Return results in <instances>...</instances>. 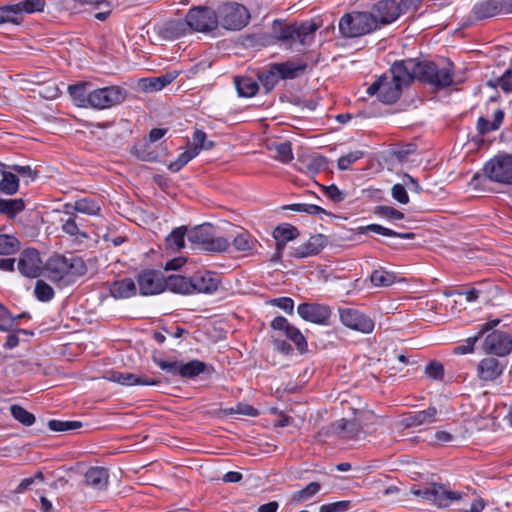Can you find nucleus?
Listing matches in <instances>:
<instances>
[{
	"instance_id": "obj_1",
	"label": "nucleus",
	"mask_w": 512,
	"mask_h": 512,
	"mask_svg": "<svg viewBox=\"0 0 512 512\" xmlns=\"http://www.w3.org/2000/svg\"><path fill=\"white\" fill-rule=\"evenodd\" d=\"M47 278L60 287L73 284L87 273V266L80 257L67 258L54 255L46 263Z\"/></svg>"
},
{
	"instance_id": "obj_2",
	"label": "nucleus",
	"mask_w": 512,
	"mask_h": 512,
	"mask_svg": "<svg viewBox=\"0 0 512 512\" xmlns=\"http://www.w3.org/2000/svg\"><path fill=\"white\" fill-rule=\"evenodd\" d=\"M318 28L319 26L313 21H305L301 24H286L280 20H275L272 24V33L274 38L282 43L292 45L299 42L307 46L314 40Z\"/></svg>"
},
{
	"instance_id": "obj_3",
	"label": "nucleus",
	"mask_w": 512,
	"mask_h": 512,
	"mask_svg": "<svg viewBox=\"0 0 512 512\" xmlns=\"http://www.w3.org/2000/svg\"><path fill=\"white\" fill-rule=\"evenodd\" d=\"M339 30L344 37L356 38L379 30V25L370 10L353 11L340 18Z\"/></svg>"
},
{
	"instance_id": "obj_4",
	"label": "nucleus",
	"mask_w": 512,
	"mask_h": 512,
	"mask_svg": "<svg viewBox=\"0 0 512 512\" xmlns=\"http://www.w3.org/2000/svg\"><path fill=\"white\" fill-rule=\"evenodd\" d=\"M420 82L427 83L437 89H444L454 84L453 64L447 62L444 66H438L432 61H421Z\"/></svg>"
},
{
	"instance_id": "obj_5",
	"label": "nucleus",
	"mask_w": 512,
	"mask_h": 512,
	"mask_svg": "<svg viewBox=\"0 0 512 512\" xmlns=\"http://www.w3.org/2000/svg\"><path fill=\"white\" fill-rule=\"evenodd\" d=\"M219 24L226 30L239 31L250 20L248 9L239 2H224L218 8Z\"/></svg>"
},
{
	"instance_id": "obj_6",
	"label": "nucleus",
	"mask_w": 512,
	"mask_h": 512,
	"mask_svg": "<svg viewBox=\"0 0 512 512\" xmlns=\"http://www.w3.org/2000/svg\"><path fill=\"white\" fill-rule=\"evenodd\" d=\"M188 240L201 249L210 252H224L229 247V242L223 237H215L211 224H203L194 227L187 233Z\"/></svg>"
},
{
	"instance_id": "obj_7",
	"label": "nucleus",
	"mask_w": 512,
	"mask_h": 512,
	"mask_svg": "<svg viewBox=\"0 0 512 512\" xmlns=\"http://www.w3.org/2000/svg\"><path fill=\"white\" fill-rule=\"evenodd\" d=\"M190 31L210 32L219 25L218 12L207 6H195L186 15Z\"/></svg>"
},
{
	"instance_id": "obj_8",
	"label": "nucleus",
	"mask_w": 512,
	"mask_h": 512,
	"mask_svg": "<svg viewBox=\"0 0 512 512\" xmlns=\"http://www.w3.org/2000/svg\"><path fill=\"white\" fill-rule=\"evenodd\" d=\"M483 170L485 175L494 182L512 184V155H496L485 164Z\"/></svg>"
},
{
	"instance_id": "obj_9",
	"label": "nucleus",
	"mask_w": 512,
	"mask_h": 512,
	"mask_svg": "<svg viewBox=\"0 0 512 512\" xmlns=\"http://www.w3.org/2000/svg\"><path fill=\"white\" fill-rule=\"evenodd\" d=\"M412 2H375L370 7L379 29L395 22L406 12Z\"/></svg>"
},
{
	"instance_id": "obj_10",
	"label": "nucleus",
	"mask_w": 512,
	"mask_h": 512,
	"mask_svg": "<svg viewBox=\"0 0 512 512\" xmlns=\"http://www.w3.org/2000/svg\"><path fill=\"white\" fill-rule=\"evenodd\" d=\"M45 2H17L0 6V25L12 23L19 25L24 14L43 11Z\"/></svg>"
},
{
	"instance_id": "obj_11",
	"label": "nucleus",
	"mask_w": 512,
	"mask_h": 512,
	"mask_svg": "<svg viewBox=\"0 0 512 512\" xmlns=\"http://www.w3.org/2000/svg\"><path fill=\"white\" fill-rule=\"evenodd\" d=\"M421 61L405 59L396 61L390 68L391 79L401 88L409 86L414 80L420 81Z\"/></svg>"
},
{
	"instance_id": "obj_12",
	"label": "nucleus",
	"mask_w": 512,
	"mask_h": 512,
	"mask_svg": "<svg viewBox=\"0 0 512 512\" xmlns=\"http://www.w3.org/2000/svg\"><path fill=\"white\" fill-rule=\"evenodd\" d=\"M126 98L124 89L110 86L89 92V106L95 109H106L122 103Z\"/></svg>"
},
{
	"instance_id": "obj_13",
	"label": "nucleus",
	"mask_w": 512,
	"mask_h": 512,
	"mask_svg": "<svg viewBox=\"0 0 512 512\" xmlns=\"http://www.w3.org/2000/svg\"><path fill=\"white\" fill-rule=\"evenodd\" d=\"M411 493L433 502L438 507H447L452 501L461 499V493L450 491L442 484H431L424 489H411Z\"/></svg>"
},
{
	"instance_id": "obj_14",
	"label": "nucleus",
	"mask_w": 512,
	"mask_h": 512,
	"mask_svg": "<svg viewBox=\"0 0 512 512\" xmlns=\"http://www.w3.org/2000/svg\"><path fill=\"white\" fill-rule=\"evenodd\" d=\"M411 493L433 502L438 507H447L452 501L461 499V493L450 491L442 484H431L424 489H411Z\"/></svg>"
},
{
	"instance_id": "obj_15",
	"label": "nucleus",
	"mask_w": 512,
	"mask_h": 512,
	"mask_svg": "<svg viewBox=\"0 0 512 512\" xmlns=\"http://www.w3.org/2000/svg\"><path fill=\"white\" fill-rule=\"evenodd\" d=\"M512 14V2H476L469 20H483L497 15Z\"/></svg>"
},
{
	"instance_id": "obj_16",
	"label": "nucleus",
	"mask_w": 512,
	"mask_h": 512,
	"mask_svg": "<svg viewBox=\"0 0 512 512\" xmlns=\"http://www.w3.org/2000/svg\"><path fill=\"white\" fill-rule=\"evenodd\" d=\"M137 282L142 295H155L165 290V277L157 270L142 271L138 274Z\"/></svg>"
},
{
	"instance_id": "obj_17",
	"label": "nucleus",
	"mask_w": 512,
	"mask_h": 512,
	"mask_svg": "<svg viewBox=\"0 0 512 512\" xmlns=\"http://www.w3.org/2000/svg\"><path fill=\"white\" fill-rule=\"evenodd\" d=\"M42 260L38 250L27 248L20 254L17 268L21 275L28 278H36L42 272Z\"/></svg>"
},
{
	"instance_id": "obj_18",
	"label": "nucleus",
	"mask_w": 512,
	"mask_h": 512,
	"mask_svg": "<svg viewBox=\"0 0 512 512\" xmlns=\"http://www.w3.org/2000/svg\"><path fill=\"white\" fill-rule=\"evenodd\" d=\"M483 349L489 354L506 356L512 351V337L506 332L493 331L486 336Z\"/></svg>"
},
{
	"instance_id": "obj_19",
	"label": "nucleus",
	"mask_w": 512,
	"mask_h": 512,
	"mask_svg": "<svg viewBox=\"0 0 512 512\" xmlns=\"http://www.w3.org/2000/svg\"><path fill=\"white\" fill-rule=\"evenodd\" d=\"M340 320L346 327L362 333H370L374 328L369 317L352 308L340 309Z\"/></svg>"
},
{
	"instance_id": "obj_20",
	"label": "nucleus",
	"mask_w": 512,
	"mask_h": 512,
	"mask_svg": "<svg viewBox=\"0 0 512 512\" xmlns=\"http://www.w3.org/2000/svg\"><path fill=\"white\" fill-rule=\"evenodd\" d=\"M297 313L306 321L322 325H327L331 316V310L328 306L310 303L300 304L297 307Z\"/></svg>"
},
{
	"instance_id": "obj_21",
	"label": "nucleus",
	"mask_w": 512,
	"mask_h": 512,
	"mask_svg": "<svg viewBox=\"0 0 512 512\" xmlns=\"http://www.w3.org/2000/svg\"><path fill=\"white\" fill-rule=\"evenodd\" d=\"M105 378L111 382H117L122 385H157L159 380L140 376L134 373H122L119 371H109L106 373Z\"/></svg>"
},
{
	"instance_id": "obj_22",
	"label": "nucleus",
	"mask_w": 512,
	"mask_h": 512,
	"mask_svg": "<svg viewBox=\"0 0 512 512\" xmlns=\"http://www.w3.org/2000/svg\"><path fill=\"white\" fill-rule=\"evenodd\" d=\"M219 277L212 272L197 273L192 277L193 293H212L218 289Z\"/></svg>"
},
{
	"instance_id": "obj_23",
	"label": "nucleus",
	"mask_w": 512,
	"mask_h": 512,
	"mask_svg": "<svg viewBox=\"0 0 512 512\" xmlns=\"http://www.w3.org/2000/svg\"><path fill=\"white\" fill-rule=\"evenodd\" d=\"M504 367V363L494 357L484 358L477 367L478 377L483 381H493L503 373Z\"/></svg>"
},
{
	"instance_id": "obj_24",
	"label": "nucleus",
	"mask_w": 512,
	"mask_h": 512,
	"mask_svg": "<svg viewBox=\"0 0 512 512\" xmlns=\"http://www.w3.org/2000/svg\"><path fill=\"white\" fill-rule=\"evenodd\" d=\"M190 31L187 17L182 19H173L166 21L159 28V35L166 40H172L186 35Z\"/></svg>"
},
{
	"instance_id": "obj_25",
	"label": "nucleus",
	"mask_w": 512,
	"mask_h": 512,
	"mask_svg": "<svg viewBox=\"0 0 512 512\" xmlns=\"http://www.w3.org/2000/svg\"><path fill=\"white\" fill-rule=\"evenodd\" d=\"M326 243L327 240L323 235H313L306 243L297 247L293 255L296 258H306L309 256L317 255L326 246Z\"/></svg>"
},
{
	"instance_id": "obj_26",
	"label": "nucleus",
	"mask_w": 512,
	"mask_h": 512,
	"mask_svg": "<svg viewBox=\"0 0 512 512\" xmlns=\"http://www.w3.org/2000/svg\"><path fill=\"white\" fill-rule=\"evenodd\" d=\"M177 76L178 72L173 71L158 77L143 78L139 81V86L145 92L160 91L175 80Z\"/></svg>"
},
{
	"instance_id": "obj_27",
	"label": "nucleus",
	"mask_w": 512,
	"mask_h": 512,
	"mask_svg": "<svg viewBox=\"0 0 512 512\" xmlns=\"http://www.w3.org/2000/svg\"><path fill=\"white\" fill-rule=\"evenodd\" d=\"M382 80L380 101L385 104L395 103L400 98L403 88L386 75L382 76Z\"/></svg>"
},
{
	"instance_id": "obj_28",
	"label": "nucleus",
	"mask_w": 512,
	"mask_h": 512,
	"mask_svg": "<svg viewBox=\"0 0 512 512\" xmlns=\"http://www.w3.org/2000/svg\"><path fill=\"white\" fill-rule=\"evenodd\" d=\"M334 431L345 439H355L362 433V427L356 420L342 418L332 425Z\"/></svg>"
},
{
	"instance_id": "obj_29",
	"label": "nucleus",
	"mask_w": 512,
	"mask_h": 512,
	"mask_svg": "<svg viewBox=\"0 0 512 512\" xmlns=\"http://www.w3.org/2000/svg\"><path fill=\"white\" fill-rule=\"evenodd\" d=\"M437 409L435 407H428L426 410L415 412L408 415L402 420L406 428L420 426L422 424H430L435 421Z\"/></svg>"
},
{
	"instance_id": "obj_30",
	"label": "nucleus",
	"mask_w": 512,
	"mask_h": 512,
	"mask_svg": "<svg viewBox=\"0 0 512 512\" xmlns=\"http://www.w3.org/2000/svg\"><path fill=\"white\" fill-rule=\"evenodd\" d=\"M306 68L307 63L305 62L286 61L273 64V69H276L281 79H294L300 73H303Z\"/></svg>"
},
{
	"instance_id": "obj_31",
	"label": "nucleus",
	"mask_w": 512,
	"mask_h": 512,
	"mask_svg": "<svg viewBox=\"0 0 512 512\" xmlns=\"http://www.w3.org/2000/svg\"><path fill=\"white\" fill-rule=\"evenodd\" d=\"M109 473L103 467H91L85 473V483L94 489H105L108 484Z\"/></svg>"
},
{
	"instance_id": "obj_32",
	"label": "nucleus",
	"mask_w": 512,
	"mask_h": 512,
	"mask_svg": "<svg viewBox=\"0 0 512 512\" xmlns=\"http://www.w3.org/2000/svg\"><path fill=\"white\" fill-rule=\"evenodd\" d=\"M165 289L181 294L193 293L192 277L186 278L182 275H171L165 278Z\"/></svg>"
},
{
	"instance_id": "obj_33",
	"label": "nucleus",
	"mask_w": 512,
	"mask_h": 512,
	"mask_svg": "<svg viewBox=\"0 0 512 512\" xmlns=\"http://www.w3.org/2000/svg\"><path fill=\"white\" fill-rule=\"evenodd\" d=\"M136 285L131 278L115 281L111 287V295L115 298H129L136 294Z\"/></svg>"
},
{
	"instance_id": "obj_34",
	"label": "nucleus",
	"mask_w": 512,
	"mask_h": 512,
	"mask_svg": "<svg viewBox=\"0 0 512 512\" xmlns=\"http://www.w3.org/2000/svg\"><path fill=\"white\" fill-rule=\"evenodd\" d=\"M25 209V202L22 198L3 199L0 198V214L13 219L17 214Z\"/></svg>"
},
{
	"instance_id": "obj_35",
	"label": "nucleus",
	"mask_w": 512,
	"mask_h": 512,
	"mask_svg": "<svg viewBox=\"0 0 512 512\" xmlns=\"http://www.w3.org/2000/svg\"><path fill=\"white\" fill-rule=\"evenodd\" d=\"M88 83L81 82L78 84L70 85L68 87L69 94L78 107H88L89 106V92H87Z\"/></svg>"
},
{
	"instance_id": "obj_36",
	"label": "nucleus",
	"mask_w": 512,
	"mask_h": 512,
	"mask_svg": "<svg viewBox=\"0 0 512 512\" xmlns=\"http://www.w3.org/2000/svg\"><path fill=\"white\" fill-rule=\"evenodd\" d=\"M235 86L241 97H252L259 88L258 83L254 79L246 76L235 77Z\"/></svg>"
},
{
	"instance_id": "obj_37",
	"label": "nucleus",
	"mask_w": 512,
	"mask_h": 512,
	"mask_svg": "<svg viewBox=\"0 0 512 512\" xmlns=\"http://www.w3.org/2000/svg\"><path fill=\"white\" fill-rule=\"evenodd\" d=\"M207 365L199 360H192L188 363H180V369H178V375L184 378H194L199 374L203 373Z\"/></svg>"
},
{
	"instance_id": "obj_38",
	"label": "nucleus",
	"mask_w": 512,
	"mask_h": 512,
	"mask_svg": "<svg viewBox=\"0 0 512 512\" xmlns=\"http://www.w3.org/2000/svg\"><path fill=\"white\" fill-rule=\"evenodd\" d=\"M396 280V276L392 272H388L383 268L376 269L370 275V281L375 287H388Z\"/></svg>"
},
{
	"instance_id": "obj_39",
	"label": "nucleus",
	"mask_w": 512,
	"mask_h": 512,
	"mask_svg": "<svg viewBox=\"0 0 512 512\" xmlns=\"http://www.w3.org/2000/svg\"><path fill=\"white\" fill-rule=\"evenodd\" d=\"M19 190V178L12 172H2L0 191L7 195H13Z\"/></svg>"
},
{
	"instance_id": "obj_40",
	"label": "nucleus",
	"mask_w": 512,
	"mask_h": 512,
	"mask_svg": "<svg viewBox=\"0 0 512 512\" xmlns=\"http://www.w3.org/2000/svg\"><path fill=\"white\" fill-rule=\"evenodd\" d=\"M74 210L87 215H97L100 212L99 201L91 198H82L75 201Z\"/></svg>"
},
{
	"instance_id": "obj_41",
	"label": "nucleus",
	"mask_w": 512,
	"mask_h": 512,
	"mask_svg": "<svg viewBox=\"0 0 512 512\" xmlns=\"http://www.w3.org/2000/svg\"><path fill=\"white\" fill-rule=\"evenodd\" d=\"M186 227H178L174 229L166 238V247L173 251H178L185 246Z\"/></svg>"
},
{
	"instance_id": "obj_42",
	"label": "nucleus",
	"mask_w": 512,
	"mask_h": 512,
	"mask_svg": "<svg viewBox=\"0 0 512 512\" xmlns=\"http://www.w3.org/2000/svg\"><path fill=\"white\" fill-rule=\"evenodd\" d=\"M257 77L266 92H270L279 80L278 72L273 69V64L270 65L268 70L258 72Z\"/></svg>"
},
{
	"instance_id": "obj_43",
	"label": "nucleus",
	"mask_w": 512,
	"mask_h": 512,
	"mask_svg": "<svg viewBox=\"0 0 512 512\" xmlns=\"http://www.w3.org/2000/svg\"><path fill=\"white\" fill-rule=\"evenodd\" d=\"M20 249L19 240L8 234H0V255H12Z\"/></svg>"
},
{
	"instance_id": "obj_44",
	"label": "nucleus",
	"mask_w": 512,
	"mask_h": 512,
	"mask_svg": "<svg viewBox=\"0 0 512 512\" xmlns=\"http://www.w3.org/2000/svg\"><path fill=\"white\" fill-rule=\"evenodd\" d=\"M321 489V484L318 482H311L305 488L295 492L292 495V501L295 503H301L309 500L316 495Z\"/></svg>"
},
{
	"instance_id": "obj_45",
	"label": "nucleus",
	"mask_w": 512,
	"mask_h": 512,
	"mask_svg": "<svg viewBox=\"0 0 512 512\" xmlns=\"http://www.w3.org/2000/svg\"><path fill=\"white\" fill-rule=\"evenodd\" d=\"M10 411L13 418L24 426H31L35 423V416L20 405H11Z\"/></svg>"
},
{
	"instance_id": "obj_46",
	"label": "nucleus",
	"mask_w": 512,
	"mask_h": 512,
	"mask_svg": "<svg viewBox=\"0 0 512 512\" xmlns=\"http://www.w3.org/2000/svg\"><path fill=\"white\" fill-rule=\"evenodd\" d=\"M198 155V147H194L189 149L179 155V157L171 162L168 166L169 170L172 172H178L182 167H184L190 160Z\"/></svg>"
},
{
	"instance_id": "obj_47",
	"label": "nucleus",
	"mask_w": 512,
	"mask_h": 512,
	"mask_svg": "<svg viewBox=\"0 0 512 512\" xmlns=\"http://www.w3.org/2000/svg\"><path fill=\"white\" fill-rule=\"evenodd\" d=\"M34 293L36 298L42 302H48L54 297L53 288L43 280H37Z\"/></svg>"
},
{
	"instance_id": "obj_48",
	"label": "nucleus",
	"mask_w": 512,
	"mask_h": 512,
	"mask_svg": "<svg viewBox=\"0 0 512 512\" xmlns=\"http://www.w3.org/2000/svg\"><path fill=\"white\" fill-rule=\"evenodd\" d=\"M82 426L83 424L80 421H62L53 419L48 422L49 429L55 432L75 430Z\"/></svg>"
},
{
	"instance_id": "obj_49",
	"label": "nucleus",
	"mask_w": 512,
	"mask_h": 512,
	"mask_svg": "<svg viewBox=\"0 0 512 512\" xmlns=\"http://www.w3.org/2000/svg\"><path fill=\"white\" fill-rule=\"evenodd\" d=\"M299 235L298 229L292 225L286 224L284 226H278L273 232L275 239H282L284 241H291Z\"/></svg>"
},
{
	"instance_id": "obj_50",
	"label": "nucleus",
	"mask_w": 512,
	"mask_h": 512,
	"mask_svg": "<svg viewBox=\"0 0 512 512\" xmlns=\"http://www.w3.org/2000/svg\"><path fill=\"white\" fill-rule=\"evenodd\" d=\"M285 336L290 339L297 347V349L303 353L307 350V341L304 335L300 332V330L294 326L289 328V330L285 333Z\"/></svg>"
},
{
	"instance_id": "obj_51",
	"label": "nucleus",
	"mask_w": 512,
	"mask_h": 512,
	"mask_svg": "<svg viewBox=\"0 0 512 512\" xmlns=\"http://www.w3.org/2000/svg\"><path fill=\"white\" fill-rule=\"evenodd\" d=\"M275 158L283 163H288L293 159L291 143L286 141L275 145Z\"/></svg>"
},
{
	"instance_id": "obj_52",
	"label": "nucleus",
	"mask_w": 512,
	"mask_h": 512,
	"mask_svg": "<svg viewBox=\"0 0 512 512\" xmlns=\"http://www.w3.org/2000/svg\"><path fill=\"white\" fill-rule=\"evenodd\" d=\"M290 210L296 211V212H303L311 215H319V214H326L329 215V213L323 209L322 207L314 204H304V203H298V204H292L287 207Z\"/></svg>"
},
{
	"instance_id": "obj_53",
	"label": "nucleus",
	"mask_w": 512,
	"mask_h": 512,
	"mask_svg": "<svg viewBox=\"0 0 512 512\" xmlns=\"http://www.w3.org/2000/svg\"><path fill=\"white\" fill-rule=\"evenodd\" d=\"M374 213L391 220H401L404 218V214L401 211L390 206H376Z\"/></svg>"
},
{
	"instance_id": "obj_54",
	"label": "nucleus",
	"mask_w": 512,
	"mask_h": 512,
	"mask_svg": "<svg viewBox=\"0 0 512 512\" xmlns=\"http://www.w3.org/2000/svg\"><path fill=\"white\" fill-rule=\"evenodd\" d=\"M364 153L362 151H352L346 155L341 156L338 159V168L340 170H348L350 165L355 163L357 160L363 157Z\"/></svg>"
},
{
	"instance_id": "obj_55",
	"label": "nucleus",
	"mask_w": 512,
	"mask_h": 512,
	"mask_svg": "<svg viewBox=\"0 0 512 512\" xmlns=\"http://www.w3.org/2000/svg\"><path fill=\"white\" fill-rule=\"evenodd\" d=\"M425 374L434 380H442L444 367L440 362L431 361L425 368Z\"/></svg>"
},
{
	"instance_id": "obj_56",
	"label": "nucleus",
	"mask_w": 512,
	"mask_h": 512,
	"mask_svg": "<svg viewBox=\"0 0 512 512\" xmlns=\"http://www.w3.org/2000/svg\"><path fill=\"white\" fill-rule=\"evenodd\" d=\"M193 141L195 143V147H198V152L201 149L209 150L214 146V143L212 141H207L206 133L199 129H196L194 131Z\"/></svg>"
},
{
	"instance_id": "obj_57",
	"label": "nucleus",
	"mask_w": 512,
	"mask_h": 512,
	"mask_svg": "<svg viewBox=\"0 0 512 512\" xmlns=\"http://www.w3.org/2000/svg\"><path fill=\"white\" fill-rule=\"evenodd\" d=\"M13 329V318L9 310L0 303V331Z\"/></svg>"
},
{
	"instance_id": "obj_58",
	"label": "nucleus",
	"mask_w": 512,
	"mask_h": 512,
	"mask_svg": "<svg viewBox=\"0 0 512 512\" xmlns=\"http://www.w3.org/2000/svg\"><path fill=\"white\" fill-rule=\"evenodd\" d=\"M351 502L347 500L325 504L320 507L319 512H345L350 509Z\"/></svg>"
},
{
	"instance_id": "obj_59",
	"label": "nucleus",
	"mask_w": 512,
	"mask_h": 512,
	"mask_svg": "<svg viewBox=\"0 0 512 512\" xmlns=\"http://www.w3.org/2000/svg\"><path fill=\"white\" fill-rule=\"evenodd\" d=\"M11 169L22 178L27 179V183L33 181L38 175V172L33 170L30 166L13 165Z\"/></svg>"
},
{
	"instance_id": "obj_60",
	"label": "nucleus",
	"mask_w": 512,
	"mask_h": 512,
	"mask_svg": "<svg viewBox=\"0 0 512 512\" xmlns=\"http://www.w3.org/2000/svg\"><path fill=\"white\" fill-rule=\"evenodd\" d=\"M405 186L404 183L395 184L391 189L392 197L401 204H407L409 202V196Z\"/></svg>"
},
{
	"instance_id": "obj_61",
	"label": "nucleus",
	"mask_w": 512,
	"mask_h": 512,
	"mask_svg": "<svg viewBox=\"0 0 512 512\" xmlns=\"http://www.w3.org/2000/svg\"><path fill=\"white\" fill-rule=\"evenodd\" d=\"M273 306L279 307L286 313L293 314L294 301L289 297L275 298L270 301Z\"/></svg>"
},
{
	"instance_id": "obj_62",
	"label": "nucleus",
	"mask_w": 512,
	"mask_h": 512,
	"mask_svg": "<svg viewBox=\"0 0 512 512\" xmlns=\"http://www.w3.org/2000/svg\"><path fill=\"white\" fill-rule=\"evenodd\" d=\"M252 241L247 234H239L233 240V245L238 251H248L252 249Z\"/></svg>"
},
{
	"instance_id": "obj_63",
	"label": "nucleus",
	"mask_w": 512,
	"mask_h": 512,
	"mask_svg": "<svg viewBox=\"0 0 512 512\" xmlns=\"http://www.w3.org/2000/svg\"><path fill=\"white\" fill-rule=\"evenodd\" d=\"M325 195L333 202L339 203L345 199V193L339 190L336 185L324 187Z\"/></svg>"
},
{
	"instance_id": "obj_64",
	"label": "nucleus",
	"mask_w": 512,
	"mask_h": 512,
	"mask_svg": "<svg viewBox=\"0 0 512 512\" xmlns=\"http://www.w3.org/2000/svg\"><path fill=\"white\" fill-rule=\"evenodd\" d=\"M498 85L505 92L512 91V69L507 70L498 81Z\"/></svg>"
}]
</instances>
